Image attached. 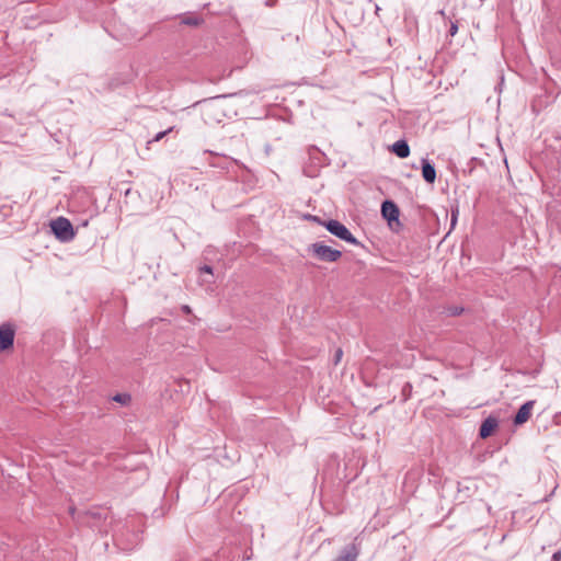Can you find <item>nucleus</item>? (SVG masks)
<instances>
[{"instance_id": "f257e3e1", "label": "nucleus", "mask_w": 561, "mask_h": 561, "mask_svg": "<svg viewBox=\"0 0 561 561\" xmlns=\"http://www.w3.org/2000/svg\"><path fill=\"white\" fill-rule=\"evenodd\" d=\"M310 218H312V220L314 221H318L319 224H322L330 233L337 237L339 239L344 240L351 244L359 243L357 239L347 229V227L344 226L342 222L334 219L321 221V219L317 216H310Z\"/></svg>"}, {"instance_id": "f03ea898", "label": "nucleus", "mask_w": 561, "mask_h": 561, "mask_svg": "<svg viewBox=\"0 0 561 561\" xmlns=\"http://www.w3.org/2000/svg\"><path fill=\"white\" fill-rule=\"evenodd\" d=\"M314 257L323 262H336L341 259L342 252L340 250L332 249L322 242H314L308 247Z\"/></svg>"}, {"instance_id": "7ed1b4c3", "label": "nucleus", "mask_w": 561, "mask_h": 561, "mask_svg": "<svg viewBox=\"0 0 561 561\" xmlns=\"http://www.w3.org/2000/svg\"><path fill=\"white\" fill-rule=\"evenodd\" d=\"M220 99V96H217L201 102L202 113L207 122H221V117L225 114Z\"/></svg>"}, {"instance_id": "20e7f679", "label": "nucleus", "mask_w": 561, "mask_h": 561, "mask_svg": "<svg viewBox=\"0 0 561 561\" xmlns=\"http://www.w3.org/2000/svg\"><path fill=\"white\" fill-rule=\"evenodd\" d=\"M51 230L60 240H71L75 236L71 222L65 217H58L50 224Z\"/></svg>"}, {"instance_id": "39448f33", "label": "nucleus", "mask_w": 561, "mask_h": 561, "mask_svg": "<svg viewBox=\"0 0 561 561\" xmlns=\"http://www.w3.org/2000/svg\"><path fill=\"white\" fill-rule=\"evenodd\" d=\"M15 331L9 323L0 325V352L12 348L14 342Z\"/></svg>"}, {"instance_id": "423d86ee", "label": "nucleus", "mask_w": 561, "mask_h": 561, "mask_svg": "<svg viewBox=\"0 0 561 561\" xmlns=\"http://www.w3.org/2000/svg\"><path fill=\"white\" fill-rule=\"evenodd\" d=\"M360 553V548L355 542L345 546L337 558L333 561H356Z\"/></svg>"}, {"instance_id": "0eeeda50", "label": "nucleus", "mask_w": 561, "mask_h": 561, "mask_svg": "<svg viewBox=\"0 0 561 561\" xmlns=\"http://www.w3.org/2000/svg\"><path fill=\"white\" fill-rule=\"evenodd\" d=\"M381 214L391 224L399 220L400 210L393 202L385 201L381 205Z\"/></svg>"}, {"instance_id": "6e6552de", "label": "nucleus", "mask_w": 561, "mask_h": 561, "mask_svg": "<svg viewBox=\"0 0 561 561\" xmlns=\"http://www.w3.org/2000/svg\"><path fill=\"white\" fill-rule=\"evenodd\" d=\"M534 405H535V401H527V402H525L518 409V411H517V413L515 415V419H514V423L516 425H520V424H524L525 422H527L528 419L531 415V411H533Z\"/></svg>"}, {"instance_id": "1a4fd4ad", "label": "nucleus", "mask_w": 561, "mask_h": 561, "mask_svg": "<svg viewBox=\"0 0 561 561\" xmlns=\"http://www.w3.org/2000/svg\"><path fill=\"white\" fill-rule=\"evenodd\" d=\"M497 420L495 417H492V416H489L486 417L481 426H480V431H479V435L481 438H486L489 437L492 432L497 427Z\"/></svg>"}, {"instance_id": "9d476101", "label": "nucleus", "mask_w": 561, "mask_h": 561, "mask_svg": "<svg viewBox=\"0 0 561 561\" xmlns=\"http://www.w3.org/2000/svg\"><path fill=\"white\" fill-rule=\"evenodd\" d=\"M422 176L430 184L434 183L436 180V170L426 159L422 160Z\"/></svg>"}, {"instance_id": "9b49d317", "label": "nucleus", "mask_w": 561, "mask_h": 561, "mask_svg": "<svg viewBox=\"0 0 561 561\" xmlns=\"http://www.w3.org/2000/svg\"><path fill=\"white\" fill-rule=\"evenodd\" d=\"M392 151L399 157V158H407L410 154V148L407 141L404 140H398L392 146Z\"/></svg>"}, {"instance_id": "f8f14e48", "label": "nucleus", "mask_w": 561, "mask_h": 561, "mask_svg": "<svg viewBox=\"0 0 561 561\" xmlns=\"http://www.w3.org/2000/svg\"><path fill=\"white\" fill-rule=\"evenodd\" d=\"M181 23L188 26H198L203 23V19L197 15H184Z\"/></svg>"}, {"instance_id": "ddd939ff", "label": "nucleus", "mask_w": 561, "mask_h": 561, "mask_svg": "<svg viewBox=\"0 0 561 561\" xmlns=\"http://www.w3.org/2000/svg\"><path fill=\"white\" fill-rule=\"evenodd\" d=\"M112 400L122 405H129L131 402V397L128 393H116L112 397Z\"/></svg>"}, {"instance_id": "4468645a", "label": "nucleus", "mask_w": 561, "mask_h": 561, "mask_svg": "<svg viewBox=\"0 0 561 561\" xmlns=\"http://www.w3.org/2000/svg\"><path fill=\"white\" fill-rule=\"evenodd\" d=\"M458 215H459L458 207L453 208L451 209V218H450V226H451V228H454L456 226L457 219H458Z\"/></svg>"}, {"instance_id": "2eb2a0df", "label": "nucleus", "mask_w": 561, "mask_h": 561, "mask_svg": "<svg viewBox=\"0 0 561 561\" xmlns=\"http://www.w3.org/2000/svg\"><path fill=\"white\" fill-rule=\"evenodd\" d=\"M463 309L461 307H450L447 309L449 316H459Z\"/></svg>"}, {"instance_id": "dca6fc26", "label": "nucleus", "mask_w": 561, "mask_h": 561, "mask_svg": "<svg viewBox=\"0 0 561 561\" xmlns=\"http://www.w3.org/2000/svg\"><path fill=\"white\" fill-rule=\"evenodd\" d=\"M172 129H173V128H172V127H170L169 129H167V130H164V131H160V133H158V134L153 137L152 141H158V140L162 139V138H163L167 134H169ZM150 142H151V140H149V141H148V144H150Z\"/></svg>"}, {"instance_id": "f3484780", "label": "nucleus", "mask_w": 561, "mask_h": 561, "mask_svg": "<svg viewBox=\"0 0 561 561\" xmlns=\"http://www.w3.org/2000/svg\"><path fill=\"white\" fill-rule=\"evenodd\" d=\"M201 272L213 274V268L208 265H204L203 267H201Z\"/></svg>"}, {"instance_id": "a211bd4d", "label": "nucleus", "mask_w": 561, "mask_h": 561, "mask_svg": "<svg viewBox=\"0 0 561 561\" xmlns=\"http://www.w3.org/2000/svg\"><path fill=\"white\" fill-rule=\"evenodd\" d=\"M342 354H343V352H342L341 348L336 350V353H335V364H337L340 362V359L342 357Z\"/></svg>"}, {"instance_id": "6ab92c4d", "label": "nucleus", "mask_w": 561, "mask_h": 561, "mask_svg": "<svg viewBox=\"0 0 561 561\" xmlns=\"http://www.w3.org/2000/svg\"><path fill=\"white\" fill-rule=\"evenodd\" d=\"M561 560V551H557L552 556V561H560Z\"/></svg>"}, {"instance_id": "aec40b11", "label": "nucleus", "mask_w": 561, "mask_h": 561, "mask_svg": "<svg viewBox=\"0 0 561 561\" xmlns=\"http://www.w3.org/2000/svg\"><path fill=\"white\" fill-rule=\"evenodd\" d=\"M182 310H183V312H185L187 314L192 312L190 306H187V305L182 306Z\"/></svg>"}, {"instance_id": "412c9836", "label": "nucleus", "mask_w": 561, "mask_h": 561, "mask_svg": "<svg viewBox=\"0 0 561 561\" xmlns=\"http://www.w3.org/2000/svg\"><path fill=\"white\" fill-rule=\"evenodd\" d=\"M457 31V26L456 25H451V28H450V33L451 35H454Z\"/></svg>"}, {"instance_id": "4be33fe9", "label": "nucleus", "mask_w": 561, "mask_h": 561, "mask_svg": "<svg viewBox=\"0 0 561 561\" xmlns=\"http://www.w3.org/2000/svg\"><path fill=\"white\" fill-rule=\"evenodd\" d=\"M274 2H275V0H267L266 5H268V7L274 5Z\"/></svg>"}]
</instances>
